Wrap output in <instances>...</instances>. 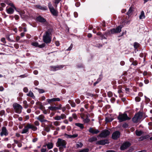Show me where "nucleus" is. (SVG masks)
Returning <instances> with one entry per match:
<instances>
[{
    "instance_id": "nucleus-61",
    "label": "nucleus",
    "mask_w": 152,
    "mask_h": 152,
    "mask_svg": "<svg viewBox=\"0 0 152 152\" xmlns=\"http://www.w3.org/2000/svg\"><path fill=\"white\" fill-rule=\"evenodd\" d=\"M7 147L8 148H10L12 147L11 145L10 144H8L7 145Z\"/></svg>"
},
{
    "instance_id": "nucleus-47",
    "label": "nucleus",
    "mask_w": 152,
    "mask_h": 152,
    "mask_svg": "<svg viewBox=\"0 0 152 152\" xmlns=\"http://www.w3.org/2000/svg\"><path fill=\"white\" fill-rule=\"evenodd\" d=\"M73 45L72 44L66 50H68V51L72 49V48L73 47Z\"/></svg>"
},
{
    "instance_id": "nucleus-6",
    "label": "nucleus",
    "mask_w": 152,
    "mask_h": 152,
    "mask_svg": "<svg viewBox=\"0 0 152 152\" xmlns=\"http://www.w3.org/2000/svg\"><path fill=\"white\" fill-rule=\"evenodd\" d=\"M48 7L52 15L53 16H57L58 15V11L54 8L50 2L48 3Z\"/></svg>"
},
{
    "instance_id": "nucleus-51",
    "label": "nucleus",
    "mask_w": 152,
    "mask_h": 152,
    "mask_svg": "<svg viewBox=\"0 0 152 152\" xmlns=\"http://www.w3.org/2000/svg\"><path fill=\"white\" fill-rule=\"evenodd\" d=\"M45 46V44L44 43H43L41 45H38V47L40 48H42L44 47Z\"/></svg>"
},
{
    "instance_id": "nucleus-3",
    "label": "nucleus",
    "mask_w": 152,
    "mask_h": 152,
    "mask_svg": "<svg viewBox=\"0 0 152 152\" xmlns=\"http://www.w3.org/2000/svg\"><path fill=\"white\" fill-rule=\"evenodd\" d=\"M50 32L48 31L45 32L43 37V41L45 43H50L51 41V38L50 36Z\"/></svg>"
},
{
    "instance_id": "nucleus-60",
    "label": "nucleus",
    "mask_w": 152,
    "mask_h": 152,
    "mask_svg": "<svg viewBox=\"0 0 152 152\" xmlns=\"http://www.w3.org/2000/svg\"><path fill=\"white\" fill-rule=\"evenodd\" d=\"M27 76L26 75L24 74L21 75L19 77L22 78H23L24 77H26Z\"/></svg>"
},
{
    "instance_id": "nucleus-40",
    "label": "nucleus",
    "mask_w": 152,
    "mask_h": 152,
    "mask_svg": "<svg viewBox=\"0 0 152 152\" xmlns=\"http://www.w3.org/2000/svg\"><path fill=\"white\" fill-rule=\"evenodd\" d=\"M45 130L47 132L50 131V129L47 126L45 127Z\"/></svg>"
},
{
    "instance_id": "nucleus-15",
    "label": "nucleus",
    "mask_w": 152,
    "mask_h": 152,
    "mask_svg": "<svg viewBox=\"0 0 152 152\" xmlns=\"http://www.w3.org/2000/svg\"><path fill=\"white\" fill-rule=\"evenodd\" d=\"M120 133L119 132L117 131L113 132L112 135V138L114 140H116L119 138L120 136Z\"/></svg>"
},
{
    "instance_id": "nucleus-34",
    "label": "nucleus",
    "mask_w": 152,
    "mask_h": 152,
    "mask_svg": "<svg viewBox=\"0 0 152 152\" xmlns=\"http://www.w3.org/2000/svg\"><path fill=\"white\" fill-rule=\"evenodd\" d=\"M140 46V44L137 42H135L134 44V48L135 49H137Z\"/></svg>"
},
{
    "instance_id": "nucleus-53",
    "label": "nucleus",
    "mask_w": 152,
    "mask_h": 152,
    "mask_svg": "<svg viewBox=\"0 0 152 152\" xmlns=\"http://www.w3.org/2000/svg\"><path fill=\"white\" fill-rule=\"evenodd\" d=\"M1 41L4 43H6V41H5V39L4 38H2L1 39Z\"/></svg>"
},
{
    "instance_id": "nucleus-10",
    "label": "nucleus",
    "mask_w": 152,
    "mask_h": 152,
    "mask_svg": "<svg viewBox=\"0 0 152 152\" xmlns=\"http://www.w3.org/2000/svg\"><path fill=\"white\" fill-rule=\"evenodd\" d=\"M131 145L130 143L128 142H126L124 143L121 147V150H124L129 147Z\"/></svg>"
},
{
    "instance_id": "nucleus-16",
    "label": "nucleus",
    "mask_w": 152,
    "mask_h": 152,
    "mask_svg": "<svg viewBox=\"0 0 152 152\" xmlns=\"http://www.w3.org/2000/svg\"><path fill=\"white\" fill-rule=\"evenodd\" d=\"M47 101L48 103L51 104L52 102L56 101H60V98H53L51 99H48L47 100Z\"/></svg>"
},
{
    "instance_id": "nucleus-2",
    "label": "nucleus",
    "mask_w": 152,
    "mask_h": 152,
    "mask_svg": "<svg viewBox=\"0 0 152 152\" xmlns=\"http://www.w3.org/2000/svg\"><path fill=\"white\" fill-rule=\"evenodd\" d=\"M29 129H31L34 131H36L37 129V127L34 126V125L28 123L22 130L21 133L25 134L26 133L28 132Z\"/></svg>"
},
{
    "instance_id": "nucleus-33",
    "label": "nucleus",
    "mask_w": 152,
    "mask_h": 152,
    "mask_svg": "<svg viewBox=\"0 0 152 152\" xmlns=\"http://www.w3.org/2000/svg\"><path fill=\"white\" fill-rule=\"evenodd\" d=\"M69 103L71 104V106L72 107H75L76 106L75 103L72 101L69 100Z\"/></svg>"
},
{
    "instance_id": "nucleus-41",
    "label": "nucleus",
    "mask_w": 152,
    "mask_h": 152,
    "mask_svg": "<svg viewBox=\"0 0 152 152\" xmlns=\"http://www.w3.org/2000/svg\"><path fill=\"white\" fill-rule=\"evenodd\" d=\"M53 124L56 126H59L60 124V122L58 121H56L53 122Z\"/></svg>"
},
{
    "instance_id": "nucleus-50",
    "label": "nucleus",
    "mask_w": 152,
    "mask_h": 152,
    "mask_svg": "<svg viewBox=\"0 0 152 152\" xmlns=\"http://www.w3.org/2000/svg\"><path fill=\"white\" fill-rule=\"evenodd\" d=\"M135 100L136 101H137V102H139L140 101V98L139 97H136L135 98Z\"/></svg>"
},
{
    "instance_id": "nucleus-37",
    "label": "nucleus",
    "mask_w": 152,
    "mask_h": 152,
    "mask_svg": "<svg viewBox=\"0 0 152 152\" xmlns=\"http://www.w3.org/2000/svg\"><path fill=\"white\" fill-rule=\"evenodd\" d=\"M38 8L39 9H41L42 10H47V7H42L40 6H38Z\"/></svg>"
},
{
    "instance_id": "nucleus-62",
    "label": "nucleus",
    "mask_w": 152,
    "mask_h": 152,
    "mask_svg": "<svg viewBox=\"0 0 152 152\" xmlns=\"http://www.w3.org/2000/svg\"><path fill=\"white\" fill-rule=\"evenodd\" d=\"M47 126L50 129V128H53V127L52 126V124H49L48 125H47Z\"/></svg>"
},
{
    "instance_id": "nucleus-28",
    "label": "nucleus",
    "mask_w": 152,
    "mask_h": 152,
    "mask_svg": "<svg viewBox=\"0 0 152 152\" xmlns=\"http://www.w3.org/2000/svg\"><path fill=\"white\" fill-rule=\"evenodd\" d=\"M46 145L47 146L48 148L49 149L52 148L53 147V144L51 142L48 143Z\"/></svg>"
},
{
    "instance_id": "nucleus-57",
    "label": "nucleus",
    "mask_w": 152,
    "mask_h": 152,
    "mask_svg": "<svg viewBox=\"0 0 152 152\" xmlns=\"http://www.w3.org/2000/svg\"><path fill=\"white\" fill-rule=\"evenodd\" d=\"M62 105L61 104H60L59 106L56 107L57 110H61V109Z\"/></svg>"
},
{
    "instance_id": "nucleus-8",
    "label": "nucleus",
    "mask_w": 152,
    "mask_h": 152,
    "mask_svg": "<svg viewBox=\"0 0 152 152\" xmlns=\"http://www.w3.org/2000/svg\"><path fill=\"white\" fill-rule=\"evenodd\" d=\"M142 117V115L140 113H138L135 114L134 117L132 118L133 121L134 123H137L139 120H140Z\"/></svg>"
},
{
    "instance_id": "nucleus-30",
    "label": "nucleus",
    "mask_w": 152,
    "mask_h": 152,
    "mask_svg": "<svg viewBox=\"0 0 152 152\" xmlns=\"http://www.w3.org/2000/svg\"><path fill=\"white\" fill-rule=\"evenodd\" d=\"M149 137V135H147L144 136H142L140 137V140L141 141L143 140L146 138H148Z\"/></svg>"
},
{
    "instance_id": "nucleus-35",
    "label": "nucleus",
    "mask_w": 152,
    "mask_h": 152,
    "mask_svg": "<svg viewBox=\"0 0 152 152\" xmlns=\"http://www.w3.org/2000/svg\"><path fill=\"white\" fill-rule=\"evenodd\" d=\"M97 138L96 137H93L89 138L88 140L90 142H92L97 140Z\"/></svg>"
},
{
    "instance_id": "nucleus-25",
    "label": "nucleus",
    "mask_w": 152,
    "mask_h": 152,
    "mask_svg": "<svg viewBox=\"0 0 152 152\" xmlns=\"http://www.w3.org/2000/svg\"><path fill=\"white\" fill-rule=\"evenodd\" d=\"M113 119L112 117H108L105 118V120L106 123H108L112 121L113 120Z\"/></svg>"
},
{
    "instance_id": "nucleus-19",
    "label": "nucleus",
    "mask_w": 152,
    "mask_h": 152,
    "mask_svg": "<svg viewBox=\"0 0 152 152\" xmlns=\"http://www.w3.org/2000/svg\"><path fill=\"white\" fill-rule=\"evenodd\" d=\"M64 136L67 138H75L78 136L77 134H75L72 135H69L66 134H65L64 135Z\"/></svg>"
},
{
    "instance_id": "nucleus-63",
    "label": "nucleus",
    "mask_w": 152,
    "mask_h": 152,
    "mask_svg": "<svg viewBox=\"0 0 152 152\" xmlns=\"http://www.w3.org/2000/svg\"><path fill=\"white\" fill-rule=\"evenodd\" d=\"M22 146V145L21 144V143L20 142H18V146L19 147H21Z\"/></svg>"
},
{
    "instance_id": "nucleus-7",
    "label": "nucleus",
    "mask_w": 152,
    "mask_h": 152,
    "mask_svg": "<svg viewBox=\"0 0 152 152\" xmlns=\"http://www.w3.org/2000/svg\"><path fill=\"white\" fill-rule=\"evenodd\" d=\"M122 28V27L121 26H119L116 28L111 29L109 31V34H113L119 33L121 31Z\"/></svg>"
},
{
    "instance_id": "nucleus-38",
    "label": "nucleus",
    "mask_w": 152,
    "mask_h": 152,
    "mask_svg": "<svg viewBox=\"0 0 152 152\" xmlns=\"http://www.w3.org/2000/svg\"><path fill=\"white\" fill-rule=\"evenodd\" d=\"M53 2L55 4L56 7H57V4L60 2L61 0H53Z\"/></svg>"
},
{
    "instance_id": "nucleus-11",
    "label": "nucleus",
    "mask_w": 152,
    "mask_h": 152,
    "mask_svg": "<svg viewBox=\"0 0 152 152\" xmlns=\"http://www.w3.org/2000/svg\"><path fill=\"white\" fill-rule=\"evenodd\" d=\"M64 66L62 65H58L56 66H51V70L52 71H55L61 69L64 67Z\"/></svg>"
},
{
    "instance_id": "nucleus-39",
    "label": "nucleus",
    "mask_w": 152,
    "mask_h": 152,
    "mask_svg": "<svg viewBox=\"0 0 152 152\" xmlns=\"http://www.w3.org/2000/svg\"><path fill=\"white\" fill-rule=\"evenodd\" d=\"M89 149L88 148H86L85 149H83L80 150L78 152H88L89 151Z\"/></svg>"
},
{
    "instance_id": "nucleus-24",
    "label": "nucleus",
    "mask_w": 152,
    "mask_h": 152,
    "mask_svg": "<svg viewBox=\"0 0 152 152\" xmlns=\"http://www.w3.org/2000/svg\"><path fill=\"white\" fill-rule=\"evenodd\" d=\"M75 126L80 127L81 129H83L84 127L83 124H82L80 123H76L75 124Z\"/></svg>"
},
{
    "instance_id": "nucleus-55",
    "label": "nucleus",
    "mask_w": 152,
    "mask_h": 152,
    "mask_svg": "<svg viewBox=\"0 0 152 152\" xmlns=\"http://www.w3.org/2000/svg\"><path fill=\"white\" fill-rule=\"evenodd\" d=\"M34 124L37 126H38L39 124V123L38 121H35L34 122Z\"/></svg>"
},
{
    "instance_id": "nucleus-5",
    "label": "nucleus",
    "mask_w": 152,
    "mask_h": 152,
    "mask_svg": "<svg viewBox=\"0 0 152 152\" xmlns=\"http://www.w3.org/2000/svg\"><path fill=\"white\" fill-rule=\"evenodd\" d=\"M13 107L16 113L18 114L21 113L23 107L17 103H15L13 104Z\"/></svg>"
},
{
    "instance_id": "nucleus-4",
    "label": "nucleus",
    "mask_w": 152,
    "mask_h": 152,
    "mask_svg": "<svg viewBox=\"0 0 152 152\" xmlns=\"http://www.w3.org/2000/svg\"><path fill=\"white\" fill-rule=\"evenodd\" d=\"M118 119L120 122H121L126 120H129L130 119V118L128 116L126 113H124L119 114L118 117Z\"/></svg>"
},
{
    "instance_id": "nucleus-52",
    "label": "nucleus",
    "mask_w": 152,
    "mask_h": 152,
    "mask_svg": "<svg viewBox=\"0 0 152 152\" xmlns=\"http://www.w3.org/2000/svg\"><path fill=\"white\" fill-rule=\"evenodd\" d=\"M75 101L76 103H77V104H79L80 102V100L79 99H76Z\"/></svg>"
},
{
    "instance_id": "nucleus-44",
    "label": "nucleus",
    "mask_w": 152,
    "mask_h": 152,
    "mask_svg": "<svg viewBox=\"0 0 152 152\" xmlns=\"http://www.w3.org/2000/svg\"><path fill=\"white\" fill-rule=\"evenodd\" d=\"M107 95L109 97H111L113 96V94L111 91H109L107 93Z\"/></svg>"
},
{
    "instance_id": "nucleus-64",
    "label": "nucleus",
    "mask_w": 152,
    "mask_h": 152,
    "mask_svg": "<svg viewBox=\"0 0 152 152\" xmlns=\"http://www.w3.org/2000/svg\"><path fill=\"white\" fill-rule=\"evenodd\" d=\"M4 90V88L2 86H0V91H3Z\"/></svg>"
},
{
    "instance_id": "nucleus-49",
    "label": "nucleus",
    "mask_w": 152,
    "mask_h": 152,
    "mask_svg": "<svg viewBox=\"0 0 152 152\" xmlns=\"http://www.w3.org/2000/svg\"><path fill=\"white\" fill-rule=\"evenodd\" d=\"M73 118L75 119H77V116L76 114H73L72 115Z\"/></svg>"
},
{
    "instance_id": "nucleus-26",
    "label": "nucleus",
    "mask_w": 152,
    "mask_h": 152,
    "mask_svg": "<svg viewBox=\"0 0 152 152\" xmlns=\"http://www.w3.org/2000/svg\"><path fill=\"white\" fill-rule=\"evenodd\" d=\"M145 17L144 12L143 11H141V14L139 16V18L140 19H141L143 18H144Z\"/></svg>"
},
{
    "instance_id": "nucleus-21",
    "label": "nucleus",
    "mask_w": 152,
    "mask_h": 152,
    "mask_svg": "<svg viewBox=\"0 0 152 152\" xmlns=\"http://www.w3.org/2000/svg\"><path fill=\"white\" fill-rule=\"evenodd\" d=\"M133 10V8L132 7H130L126 13V14L129 16H130L132 14V12Z\"/></svg>"
},
{
    "instance_id": "nucleus-31",
    "label": "nucleus",
    "mask_w": 152,
    "mask_h": 152,
    "mask_svg": "<svg viewBox=\"0 0 152 152\" xmlns=\"http://www.w3.org/2000/svg\"><path fill=\"white\" fill-rule=\"evenodd\" d=\"M90 121V120L88 118V116L87 115V117L85 119H84L83 120V121L85 123H87L89 122Z\"/></svg>"
},
{
    "instance_id": "nucleus-27",
    "label": "nucleus",
    "mask_w": 152,
    "mask_h": 152,
    "mask_svg": "<svg viewBox=\"0 0 152 152\" xmlns=\"http://www.w3.org/2000/svg\"><path fill=\"white\" fill-rule=\"evenodd\" d=\"M136 134V135L137 136H140L143 133V132L142 131H138L137 130H136L135 131Z\"/></svg>"
},
{
    "instance_id": "nucleus-36",
    "label": "nucleus",
    "mask_w": 152,
    "mask_h": 152,
    "mask_svg": "<svg viewBox=\"0 0 152 152\" xmlns=\"http://www.w3.org/2000/svg\"><path fill=\"white\" fill-rule=\"evenodd\" d=\"M23 103L24 104V107L25 108H27L28 107V104H27V102L24 100L23 102Z\"/></svg>"
},
{
    "instance_id": "nucleus-54",
    "label": "nucleus",
    "mask_w": 152,
    "mask_h": 152,
    "mask_svg": "<svg viewBox=\"0 0 152 152\" xmlns=\"http://www.w3.org/2000/svg\"><path fill=\"white\" fill-rule=\"evenodd\" d=\"M23 91L25 93H27L28 92V88L27 87H25L23 89Z\"/></svg>"
},
{
    "instance_id": "nucleus-32",
    "label": "nucleus",
    "mask_w": 152,
    "mask_h": 152,
    "mask_svg": "<svg viewBox=\"0 0 152 152\" xmlns=\"http://www.w3.org/2000/svg\"><path fill=\"white\" fill-rule=\"evenodd\" d=\"M83 144L81 142H78L76 144V147L77 148H81L83 146Z\"/></svg>"
},
{
    "instance_id": "nucleus-18",
    "label": "nucleus",
    "mask_w": 152,
    "mask_h": 152,
    "mask_svg": "<svg viewBox=\"0 0 152 152\" xmlns=\"http://www.w3.org/2000/svg\"><path fill=\"white\" fill-rule=\"evenodd\" d=\"M89 132L93 134H97L99 132V131L98 130L94 129L92 128H90Z\"/></svg>"
},
{
    "instance_id": "nucleus-1",
    "label": "nucleus",
    "mask_w": 152,
    "mask_h": 152,
    "mask_svg": "<svg viewBox=\"0 0 152 152\" xmlns=\"http://www.w3.org/2000/svg\"><path fill=\"white\" fill-rule=\"evenodd\" d=\"M66 142L62 139L58 138L56 145L57 147L59 148V150L60 152H63L64 148L66 147Z\"/></svg>"
},
{
    "instance_id": "nucleus-22",
    "label": "nucleus",
    "mask_w": 152,
    "mask_h": 152,
    "mask_svg": "<svg viewBox=\"0 0 152 152\" xmlns=\"http://www.w3.org/2000/svg\"><path fill=\"white\" fill-rule=\"evenodd\" d=\"M7 11L8 13L9 14H12L13 13L14 10L12 8L10 7L7 10Z\"/></svg>"
},
{
    "instance_id": "nucleus-9",
    "label": "nucleus",
    "mask_w": 152,
    "mask_h": 152,
    "mask_svg": "<svg viewBox=\"0 0 152 152\" xmlns=\"http://www.w3.org/2000/svg\"><path fill=\"white\" fill-rule=\"evenodd\" d=\"M110 132L108 130H104L99 134V136L101 137L105 138L109 135Z\"/></svg>"
},
{
    "instance_id": "nucleus-59",
    "label": "nucleus",
    "mask_w": 152,
    "mask_h": 152,
    "mask_svg": "<svg viewBox=\"0 0 152 152\" xmlns=\"http://www.w3.org/2000/svg\"><path fill=\"white\" fill-rule=\"evenodd\" d=\"M37 138H34L32 140V142H36L37 140Z\"/></svg>"
},
{
    "instance_id": "nucleus-23",
    "label": "nucleus",
    "mask_w": 152,
    "mask_h": 152,
    "mask_svg": "<svg viewBox=\"0 0 152 152\" xmlns=\"http://www.w3.org/2000/svg\"><path fill=\"white\" fill-rule=\"evenodd\" d=\"M27 95L28 96L32 97L33 99H34L35 98L33 93L31 91L29 92L28 94H27Z\"/></svg>"
},
{
    "instance_id": "nucleus-58",
    "label": "nucleus",
    "mask_w": 152,
    "mask_h": 152,
    "mask_svg": "<svg viewBox=\"0 0 152 152\" xmlns=\"http://www.w3.org/2000/svg\"><path fill=\"white\" fill-rule=\"evenodd\" d=\"M46 148H42L41 149V151L42 152H45L46 151Z\"/></svg>"
},
{
    "instance_id": "nucleus-45",
    "label": "nucleus",
    "mask_w": 152,
    "mask_h": 152,
    "mask_svg": "<svg viewBox=\"0 0 152 152\" xmlns=\"http://www.w3.org/2000/svg\"><path fill=\"white\" fill-rule=\"evenodd\" d=\"M7 4H8L10 6H11L13 8H14L15 10H16V8L15 7L14 5L12 3H7Z\"/></svg>"
},
{
    "instance_id": "nucleus-29",
    "label": "nucleus",
    "mask_w": 152,
    "mask_h": 152,
    "mask_svg": "<svg viewBox=\"0 0 152 152\" xmlns=\"http://www.w3.org/2000/svg\"><path fill=\"white\" fill-rule=\"evenodd\" d=\"M48 109L52 111H54L56 110H57L56 107L50 106L48 107Z\"/></svg>"
},
{
    "instance_id": "nucleus-20",
    "label": "nucleus",
    "mask_w": 152,
    "mask_h": 152,
    "mask_svg": "<svg viewBox=\"0 0 152 152\" xmlns=\"http://www.w3.org/2000/svg\"><path fill=\"white\" fill-rule=\"evenodd\" d=\"M37 21L41 23H44L46 21V20L41 16L37 17Z\"/></svg>"
},
{
    "instance_id": "nucleus-48",
    "label": "nucleus",
    "mask_w": 152,
    "mask_h": 152,
    "mask_svg": "<svg viewBox=\"0 0 152 152\" xmlns=\"http://www.w3.org/2000/svg\"><path fill=\"white\" fill-rule=\"evenodd\" d=\"M137 62L136 61H134L132 63V65L134 66L137 65Z\"/></svg>"
},
{
    "instance_id": "nucleus-14",
    "label": "nucleus",
    "mask_w": 152,
    "mask_h": 152,
    "mask_svg": "<svg viewBox=\"0 0 152 152\" xmlns=\"http://www.w3.org/2000/svg\"><path fill=\"white\" fill-rule=\"evenodd\" d=\"M66 118V115L64 114H62L61 115H56L53 118L56 120L60 121L61 119H65Z\"/></svg>"
},
{
    "instance_id": "nucleus-17",
    "label": "nucleus",
    "mask_w": 152,
    "mask_h": 152,
    "mask_svg": "<svg viewBox=\"0 0 152 152\" xmlns=\"http://www.w3.org/2000/svg\"><path fill=\"white\" fill-rule=\"evenodd\" d=\"M108 141L107 140H99L96 142V144L98 145H104L105 144L108 143Z\"/></svg>"
},
{
    "instance_id": "nucleus-42",
    "label": "nucleus",
    "mask_w": 152,
    "mask_h": 152,
    "mask_svg": "<svg viewBox=\"0 0 152 152\" xmlns=\"http://www.w3.org/2000/svg\"><path fill=\"white\" fill-rule=\"evenodd\" d=\"M31 45L36 47H38L39 45L38 43L36 42L32 43Z\"/></svg>"
},
{
    "instance_id": "nucleus-13",
    "label": "nucleus",
    "mask_w": 152,
    "mask_h": 152,
    "mask_svg": "<svg viewBox=\"0 0 152 152\" xmlns=\"http://www.w3.org/2000/svg\"><path fill=\"white\" fill-rule=\"evenodd\" d=\"M36 118L42 123L48 122L47 120L45 119V117L43 115H40L38 117H37Z\"/></svg>"
},
{
    "instance_id": "nucleus-46",
    "label": "nucleus",
    "mask_w": 152,
    "mask_h": 152,
    "mask_svg": "<svg viewBox=\"0 0 152 152\" xmlns=\"http://www.w3.org/2000/svg\"><path fill=\"white\" fill-rule=\"evenodd\" d=\"M5 113V112L4 110H1L0 112V115L1 116H2L4 115Z\"/></svg>"
},
{
    "instance_id": "nucleus-12",
    "label": "nucleus",
    "mask_w": 152,
    "mask_h": 152,
    "mask_svg": "<svg viewBox=\"0 0 152 152\" xmlns=\"http://www.w3.org/2000/svg\"><path fill=\"white\" fill-rule=\"evenodd\" d=\"M8 134V131L5 127H3L1 129V132L0 133V135L2 137L3 135L7 136Z\"/></svg>"
},
{
    "instance_id": "nucleus-43",
    "label": "nucleus",
    "mask_w": 152,
    "mask_h": 152,
    "mask_svg": "<svg viewBox=\"0 0 152 152\" xmlns=\"http://www.w3.org/2000/svg\"><path fill=\"white\" fill-rule=\"evenodd\" d=\"M96 34L97 35H101V37L102 38V39H105V37H104L103 36H102V35H101V33L100 32H98Z\"/></svg>"
},
{
    "instance_id": "nucleus-56",
    "label": "nucleus",
    "mask_w": 152,
    "mask_h": 152,
    "mask_svg": "<svg viewBox=\"0 0 152 152\" xmlns=\"http://www.w3.org/2000/svg\"><path fill=\"white\" fill-rule=\"evenodd\" d=\"M38 91L39 93H42L44 92V90L42 89H39L38 90Z\"/></svg>"
}]
</instances>
